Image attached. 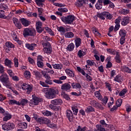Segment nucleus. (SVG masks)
Segmentation results:
<instances>
[{
    "instance_id": "obj_1",
    "label": "nucleus",
    "mask_w": 131,
    "mask_h": 131,
    "mask_svg": "<svg viewBox=\"0 0 131 131\" xmlns=\"http://www.w3.org/2000/svg\"><path fill=\"white\" fill-rule=\"evenodd\" d=\"M0 81L2 82L3 85L6 86L9 90H12V83L10 82V79H9V76L7 73L2 74L0 76Z\"/></svg>"
},
{
    "instance_id": "obj_2",
    "label": "nucleus",
    "mask_w": 131,
    "mask_h": 131,
    "mask_svg": "<svg viewBox=\"0 0 131 131\" xmlns=\"http://www.w3.org/2000/svg\"><path fill=\"white\" fill-rule=\"evenodd\" d=\"M36 35V31L34 29L26 28L24 29L23 36L24 37L28 36H35Z\"/></svg>"
},
{
    "instance_id": "obj_3",
    "label": "nucleus",
    "mask_w": 131,
    "mask_h": 131,
    "mask_svg": "<svg viewBox=\"0 0 131 131\" xmlns=\"http://www.w3.org/2000/svg\"><path fill=\"white\" fill-rule=\"evenodd\" d=\"M60 19L65 24H72L74 20H75V17L74 15H69L67 17L62 16Z\"/></svg>"
},
{
    "instance_id": "obj_4",
    "label": "nucleus",
    "mask_w": 131,
    "mask_h": 131,
    "mask_svg": "<svg viewBox=\"0 0 131 131\" xmlns=\"http://www.w3.org/2000/svg\"><path fill=\"white\" fill-rule=\"evenodd\" d=\"M32 99L29 102V106L32 107L33 106H37L39 103L42 102V98L36 96L32 95Z\"/></svg>"
},
{
    "instance_id": "obj_5",
    "label": "nucleus",
    "mask_w": 131,
    "mask_h": 131,
    "mask_svg": "<svg viewBox=\"0 0 131 131\" xmlns=\"http://www.w3.org/2000/svg\"><path fill=\"white\" fill-rule=\"evenodd\" d=\"M58 94H59L58 90L50 89L47 94L45 95V97L47 99H54L56 98V95H58Z\"/></svg>"
},
{
    "instance_id": "obj_6",
    "label": "nucleus",
    "mask_w": 131,
    "mask_h": 131,
    "mask_svg": "<svg viewBox=\"0 0 131 131\" xmlns=\"http://www.w3.org/2000/svg\"><path fill=\"white\" fill-rule=\"evenodd\" d=\"M14 127H15V124L11 122H8L2 125V129L3 130H11L14 129Z\"/></svg>"
},
{
    "instance_id": "obj_7",
    "label": "nucleus",
    "mask_w": 131,
    "mask_h": 131,
    "mask_svg": "<svg viewBox=\"0 0 131 131\" xmlns=\"http://www.w3.org/2000/svg\"><path fill=\"white\" fill-rule=\"evenodd\" d=\"M77 70L78 72H80L82 75L84 76H85L87 81H92L93 80V78L91 77V76L89 75V74H86L83 69L80 68V67H77Z\"/></svg>"
},
{
    "instance_id": "obj_8",
    "label": "nucleus",
    "mask_w": 131,
    "mask_h": 131,
    "mask_svg": "<svg viewBox=\"0 0 131 131\" xmlns=\"http://www.w3.org/2000/svg\"><path fill=\"white\" fill-rule=\"evenodd\" d=\"M66 117L68 118L70 122H72L74 118V116L73 115V113L72 110H67L66 112Z\"/></svg>"
},
{
    "instance_id": "obj_9",
    "label": "nucleus",
    "mask_w": 131,
    "mask_h": 131,
    "mask_svg": "<svg viewBox=\"0 0 131 131\" xmlns=\"http://www.w3.org/2000/svg\"><path fill=\"white\" fill-rule=\"evenodd\" d=\"M50 105H53L54 106H57V105H61L63 104V100H62L60 98H57L54 100H52L51 101Z\"/></svg>"
},
{
    "instance_id": "obj_10",
    "label": "nucleus",
    "mask_w": 131,
    "mask_h": 131,
    "mask_svg": "<svg viewBox=\"0 0 131 131\" xmlns=\"http://www.w3.org/2000/svg\"><path fill=\"white\" fill-rule=\"evenodd\" d=\"M26 48L30 51H34L35 48H37V45L35 43H26Z\"/></svg>"
},
{
    "instance_id": "obj_11",
    "label": "nucleus",
    "mask_w": 131,
    "mask_h": 131,
    "mask_svg": "<svg viewBox=\"0 0 131 131\" xmlns=\"http://www.w3.org/2000/svg\"><path fill=\"white\" fill-rule=\"evenodd\" d=\"M130 21V17L129 16L124 17L121 19V24L122 26H126Z\"/></svg>"
},
{
    "instance_id": "obj_12",
    "label": "nucleus",
    "mask_w": 131,
    "mask_h": 131,
    "mask_svg": "<svg viewBox=\"0 0 131 131\" xmlns=\"http://www.w3.org/2000/svg\"><path fill=\"white\" fill-rule=\"evenodd\" d=\"M71 89V85L68 83L63 84L61 86V90L66 91V92H69Z\"/></svg>"
},
{
    "instance_id": "obj_13",
    "label": "nucleus",
    "mask_w": 131,
    "mask_h": 131,
    "mask_svg": "<svg viewBox=\"0 0 131 131\" xmlns=\"http://www.w3.org/2000/svg\"><path fill=\"white\" fill-rule=\"evenodd\" d=\"M20 21L21 23V24L23 25V26H25V27H27L30 25L31 22L25 18H21L20 19Z\"/></svg>"
},
{
    "instance_id": "obj_14",
    "label": "nucleus",
    "mask_w": 131,
    "mask_h": 131,
    "mask_svg": "<svg viewBox=\"0 0 131 131\" xmlns=\"http://www.w3.org/2000/svg\"><path fill=\"white\" fill-rule=\"evenodd\" d=\"M48 45H49V46L48 48H45L43 49V51L45 52L46 54H51L52 53V47H51V45L50 44V42L45 43L44 46L45 47H47Z\"/></svg>"
},
{
    "instance_id": "obj_15",
    "label": "nucleus",
    "mask_w": 131,
    "mask_h": 131,
    "mask_svg": "<svg viewBox=\"0 0 131 131\" xmlns=\"http://www.w3.org/2000/svg\"><path fill=\"white\" fill-rule=\"evenodd\" d=\"M49 107L53 111H56L57 112L61 111V106H56L53 104H49Z\"/></svg>"
},
{
    "instance_id": "obj_16",
    "label": "nucleus",
    "mask_w": 131,
    "mask_h": 131,
    "mask_svg": "<svg viewBox=\"0 0 131 131\" xmlns=\"http://www.w3.org/2000/svg\"><path fill=\"white\" fill-rule=\"evenodd\" d=\"M103 1L98 0L97 4L95 5V8L97 10H101L103 8Z\"/></svg>"
},
{
    "instance_id": "obj_17",
    "label": "nucleus",
    "mask_w": 131,
    "mask_h": 131,
    "mask_svg": "<svg viewBox=\"0 0 131 131\" xmlns=\"http://www.w3.org/2000/svg\"><path fill=\"white\" fill-rule=\"evenodd\" d=\"M116 55L115 57V61L116 63L120 64V63H121V56H120L119 52L116 51Z\"/></svg>"
},
{
    "instance_id": "obj_18",
    "label": "nucleus",
    "mask_w": 131,
    "mask_h": 131,
    "mask_svg": "<svg viewBox=\"0 0 131 131\" xmlns=\"http://www.w3.org/2000/svg\"><path fill=\"white\" fill-rule=\"evenodd\" d=\"M5 65L8 68H12V64H13V62L8 58H6L4 61Z\"/></svg>"
},
{
    "instance_id": "obj_19",
    "label": "nucleus",
    "mask_w": 131,
    "mask_h": 131,
    "mask_svg": "<svg viewBox=\"0 0 131 131\" xmlns=\"http://www.w3.org/2000/svg\"><path fill=\"white\" fill-rule=\"evenodd\" d=\"M63 35H64L66 38H72L74 37V33L71 31L64 33Z\"/></svg>"
},
{
    "instance_id": "obj_20",
    "label": "nucleus",
    "mask_w": 131,
    "mask_h": 131,
    "mask_svg": "<svg viewBox=\"0 0 131 131\" xmlns=\"http://www.w3.org/2000/svg\"><path fill=\"white\" fill-rule=\"evenodd\" d=\"M71 86H72V88H73V89H76L78 90H80V89H81V85L80 84V83H77V82L71 83Z\"/></svg>"
},
{
    "instance_id": "obj_21",
    "label": "nucleus",
    "mask_w": 131,
    "mask_h": 131,
    "mask_svg": "<svg viewBox=\"0 0 131 131\" xmlns=\"http://www.w3.org/2000/svg\"><path fill=\"white\" fill-rule=\"evenodd\" d=\"M33 73L34 75H35L36 79H40V78H41L42 75H41V74L40 73V72H39V71H37V70L33 71Z\"/></svg>"
},
{
    "instance_id": "obj_22",
    "label": "nucleus",
    "mask_w": 131,
    "mask_h": 131,
    "mask_svg": "<svg viewBox=\"0 0 131 131\" xmlns=\"http://www.w3.org/2000/svg\"><path fill=\"white\" fill-rule=\"evenodd\" d=\"M57 29L59 32H60L61 35H64L65 34V32H66V29L64 27H57Z\"/></svg>"
},
{
    "instance_id": "obj_23",
    "label": "nucleus",
    "mask_w": 131,
    "mask_h": 131,
    "mask_svg": "<svg viewBox=\"0 0 131 131\" xmlns=\"http://www.w3.org/2000/svg\"><path fill=\"white\" fill-rule=\"evenodd\" d=\"M114 81H116V82L121 83V82H122V77H121L120 75H117L114 78Z\"/></svg>"
},
{
    "instance_id": "obj_24",
    "label": "nucleus",
    "mask_w": 131,
    "mask_h": 131,
    "mask_svg": "<svg viewBox=\"0 0 131 131\" xmlns=\"http://www.w3.org/2000/svg\"><path fill=\"white\" fill-rule=\"evenodd\" d=\"M94 131H106V129L102 126V125L97 124L96 125V128L94 129Z\"/></svg>"
},
{
    "instance_id": "obj_25",
    "label": "nucleus",
    "mask_w": 131,
    "mask_h": 131,
    "mask_svg": "<svg viewBox=\"0 0 131 131\" xmlns=\"http://www.w3.org/2000/svg\"><path fill=\"white\" fill-rule=\"evenodd\" d=\"M26 91L27 95H30L31 92L33 91V86H32V84H29L28 86L27 87Z\"/></svg>"
},
{
    "instance_id": "obj_26",
    "label": "nucleus",
    "mask_w": 131,
    "mask_h": 131,
    "mask_svg": "<svg viewBox=\"0 0 131 131\" xmlns=\"http://www.w3.org/2000/svg\"><path fill=\"white\" fill-rule=\"evenodd\" d=\"M122 70L124 71V72H126V73H129V74H131V69L126 66L122 67Z\"/></svg>"
},
{
    "instance_id": "obj_27",
    "label": "nucleus",
    "mask_w": 131,
    "mask_h": 131,
    "mask_svg": "<svg viewBox=\"0 0 131 131\" xmlns=\"http://www.w3.org/2000/svg\"><path fill=\"white\" fill-rule=\"evenodd\" d=\"M96 16L98 18H99L100 20H105V11L102 13H97Z\"/></svg>"
},
{
    "instance_id": "obj_28",
    "label": "nucleus",
    "mask_w": 131,
    "mask_h": 131,
    "mask_svg": "<svg viewBox=\"0 0 131 131\" xmlns=\"http://www.w3.org/2000/svg\"><path fill=\"white\" fill-rule=\"evenodd\" d=\"M11 118H12V115L10 114L9 113H6L5 117L3 118V121H8V120H10Z\"/></svg>"
},
{
    "instance_id": "obj_29",
    "label": "nucleus",
    "mask_w": 131,
    "mask_h": 131,
    "mask_svg": "<svg viewBox=\"0 0 131 131\" xmlns=\"http://www.w3.org/2000/svg\"><path fill=\"white\" fill-rule=\"evenodd\" d=\"M86 113H91V112H95V108L93 106H89L85 108Z\"/></svg>"
},
{
    "instance_id": "obj_30",
    "label": "nucleus",
    "mask_w": 131,
    "mask_h": 131,
    "mask_svg": "<svg viewBox=\"0 0 131 131\" xmlns=\"http://www.w3.org/2000/svg\"><path fill=\"white\" fill-rule=\"evenodd\" d=\"M106 52L107 54L110 55H115L116 54V51L115 49L112 48H108L106 49Z\"/></svg>"
},
{
    "instance_id": "obj_31",
    "label": "nucleus",
    "mask_w": 131,
    "mask_h": 131,
    "mask_svg": "<svg viewBox=\"0 0 131 131\" xmlns=\"http://www.w3.org/2000/svg\"><path fill=\"white\" fill-rule=\"evenodd\" d=\"M127 93V90L125 89H123L119 93V96L121 98H124L125 94Z\"/></svg>"
},
{
    "instance_id": "obj_32",
    "label": "nucleus",
    "mask_w": 131,
    "mask_h": 131,
    "mask_svg": "<svg viewBox=\"0 0 131 131\" xmlns=\"http://www.w3.org/2000/svg\"><path fill=\"white\" fill-rule=\"evenodd\" d=\"M66 73L70 77L73 78L74 77V73L69 69L66 70Z\"/></svg>"
},
{
    "instance_id": "obj_33",
    "label": "nucleus",
    "mask_w": 131,
    "mask_h": 131,
    "mask_svg": "<svg viewBox=\"0 0 131 131\" xmlns=\"http://www.w3.org/2000/svg\"><path fill=\"white\" fill-rule=\"evenodd\" d=\"M9 105H17L18 106V105H20V102L17 101L16 100L10 99L9 100Z\"/></svg>"
},
{
    "instance_id": "obj_34",
    "label": "nucleus",
    "mask_w": 131,
    "mask_h": 131,
    "mask_svg": "<svg viewBox=\"0 0 131 131\" xmlns=\"http://www.w3.org/2000/svg\"><path fill=\"white\" fill-rule=\"evenodd\" d=\"M76 48H78L81 45V39L79 37L75 40Z\"/></svg>"
},
{
    "instance_id": "obj_35",
    "label": "nucleus",
    "mask_w": 131,
    "mask_h": 131,
    "mask_svg": "<svg viewBox=\"0 0 131 131\" xmlns=\"http://www.w3.org/2000/svg\"><path fill=\"white\" fill-rule=\"evenodd\" d=\"M35 2L36 3V5L38 7H43V3H45V0H35Z\"/></svg>"
},
{
    "instance_id": "obj_36",
    "label": "nucleus",
    "mask_w": 131,
    "mask_h": 131,
    "mask_svg": "<svg viewBox=\"0 0 131 131\" xmlns=\"http://www.w3.org/2000/svg\"><path fill=\"white\" fill-rule=\"evenodd\" d=\"M18 127L19 128L25 129L27 127V123L26 122H23L18 123Z\"/></svg>"
},
{
    "instance_id": "obj_37",
    "label": "nucleus",
    "mask_w": 131,
    "mask_h": 131,
    "mask_svg": "<svg viewBox=\"0 0 131 131\" xmlns=\"http://www.w3.org/2000/svg\"><path fill=\"white\" fill-rule=\"evenodd\" d=\"M67 51H69V52H72L73 50H74V43H70L67 48Z\"/></svg>"
},
{
    "instance_id": "obj_38",
    "label": "nucleus",
    "mask_w": 131,
    "mask_h": 131,
    "mask_svg": "<svg viewBox=\"0 0 131 131\" xmlns=\"http://www.w3.org/2000/svg\"><path fill=\"white\" fill-rule=\"evenodd\" d=\"M5 46L7 48H9L10 49H14L15 48V45L10 41L6 42Z\"/></svg>"
},
{
    "instance_id": "obj_39",
    "label": "nucleus",
    "mask_w": 131,
    "mask_h": 131,
    "mask_svg": "<svg viewBox=\"0 0 131 131\" xmlns=\"http://www.w3.org/2000/svg\"><path fill=\"white\" fill-rule=\"evenodd\" d=\"M105 17L107 20H111L113 18V15L110 13L105 11Z\"/></svg>"
},
{
    "instance_id": "obj_40",
    "label": "nucleus",
    "mask_w": 131,
    "mask_h": 131,
    "mask_svg": "<svg viewBox=\"0 0 131 131\" xmlns=\"http://www.w3.org/2000/svg\"><path fill=\"white\" fill-rule=\"evenodd\" d=\"M24 74L27 79H29L31 77V73L29 71H25Z\"/></svg>"
},
{
    "instance_id": "obj_41",
    "label": "nucleus",
    "mask_w": 131,
    "mask_h": 131,
    "mask_svg": "<svg viewBox=\"0 0 131 131\" xmlns=\"http://www.w3.org/2000/svg\"><path fill=\"white\" fill-rule=\"evenodd\" d=\"M28 103V100L26 99H23L20 100V102H19V104H18V106H25Z\"/></svg>"
},
{
    "instance_id": "obj_42",
    "label": "nucleus",
    "mask_w": 131,
    "mask_h": 131,
    "mask_svg": "<svg viewBox=\"0 0 131 131\" xmlns=\"http://www.w3.org/2000/svg\"><path fill=\"white\" fill-rule=\"evenodd\" d=\"M61 96L62 97L63 99H65L66 100H67L68 101H69L70 100V97H69V95L66 94L65 92H62L61 93Z\"/></svg>"
},
{
    "instance_id": "obj_43",
    "label": "nucleus",
    "mask_w": 131,
    "mask_h": 131,
    "mask_svg": "<svg viewBox=\"0 0 131 131\" xmlns=\"http://www.w3.org/2000/svg\"><path fill=\"white\" fill-rule=\"evenodd\" d=\"M119 34L120 36H121V37H125L126 35V33L125 32V30L124 29H121L119 32Z\"/></svg>"
},
{
    "instance_id": "obj_44",
    "label": "nucleus",
    "mask_w": 131,
    "mask_h": 131,
    "mask_svg": "<svg viewBox=\"0 0 131 131\" xmlns=\"http://www.w3.org/2000/svg\"><path fill=\"white\" fill-rule=\"evenodd\" d=\"M84 4V2H83V0H78L76 2V6H77V7H82L83 6V4Z\"/></svg>"
},
{
    "instance_id": "obj_45",
    "label": "nucleus",
    "mask_w": 131,
    "mask_h": 131,
    "mask_svg": "<svg viewBox=\"0 0 131 131\" xmlns=\"http://www.w3.org/2000/svg\"><path fill=\"white\" fill-rule=\"evenodd\" d=\"M95 108L96 109H99L100 110H104V107L101 105V104L99 103V102H97L95 103V105H94Z\"/></svg>"
},
{
    "instance_id": "obj_46",
    "label": "nucleus",
    "mask_w": 131,
    "mask_h": 131,
    "mask_svg": "<svg viewBox=\"0 0 131 131\" xmlns=\"http://www.w3.org/2000/svg\"><path fill=\"white\" fill-rule=\"evenodd\" d=\"M72 110L73 112V115H77L78 113V108L75 106H72Z\"/></svg>"
},
{
    "instance_id": "obj_47",
    "label": "nucleus",
    "mask_w": 131,
    "mask_h": 131,
    "mask_svg": "<svg viewBox=\"0 0 131 131\" xmlns=\"http://www.w3.org/2000/svg\"><path fill=\"white\" fill-rule=\"evenodd\" d=\"M42 114L45 116H52V112L49 111H43L42 112Z\"/></svg>"
},
{
    "instance_id": "obj_48",
    "label": "nucleus",
    "mask_w": 131,
    "mask_h": 131,
    "mask_svg": "<svg viewBox=\"0 0 131 131\" xmlns=\"http://www.w3.org/2000/svg\"><path fill=\"white\" fill-rule=\"evenodd\" d=\"M93 33L96 34V35H97V36H101V33L98 32V29H97V28H96V27H93Z\"/></svg>"
},
{
    "instance_id": "obj_49",
    "label": "nucleus",
    "mask_w": 131,
    "mask_h": 131,
    "mask_svg": "<svg viewBox=\"0 0 131 131\" xmlns=\"http://www.w3.org/2000/svg\"><path fill=\"white\" fill-rule=\"evenodd\" d=\"M77 55L79 58H81L82 57H83V56H85V52L81 50H80L78 52Z\"/></svg>"
},
{
    "instance_id": "obj_50",
    "label": "nucleus",
    "mask_w": 131,
    "mask_h": 131,
    "mask_svg": "<svg viewBox=\"0 0 131 131\" xmlns=\"http://www.w3.org/2000/svg\"><path fill=\"white\" fill-rule=\"evenodd\" d=\"M86 64H88V65L91 67L96 65V63H95V62L93 60L88 59L86 60Z\"/></svg>"
},
{
    "instance_id": "obj_51",
    "label": "nucleus",
    "mask_w": 131,
    "mask_h": 131,
    "mask_svg": "<svg viewBox=\"0 0 131 131\" xmlns=\"http://www.w3.org/2000/svg\"><path fill=\"white\" fill-rule=\"evenodd\" d=\"M95 97L98 99V100H102V95H101V93H100V92L96 91L94 93Z\"/></svg>"
},
{
    "instance_id": "obj_52",
    "label": "nucleus",
    "mask_w": 131,
    "mask_h": 131,
    "mask_svg": "<svg viewBox=\"0 0 131 131\" xmlns=\"http://www.w3.org/2000/svg\"><path fill=\"white\" fill-rule=\"evenodd\" d=\"M99 100L101 101L104 105H106L108 102V97L107 96H105L103 98V97L101 96V99Z\"/></svg>"
},
{
    "instance_id": "obj_53",
    "label": "nucleus",
    "mask_w": 131,
    "mask_h": 131,
    "mask_svg": "<svg viewBox=\"0 0 131 131\" xmlns=\"http://www.w3.org/2000/svg\"><path fill=\"white\" fill-rule=\"evenodd\" d=\"M13 62L14 63V67H15V68H18L19 67V61L18 58L15 57L13 59Z\"/></svg>"
},
{
    "instance_id": "obj_54",
    "label": "nucleus",
    "mask_w": 131,
    "mask_h": 131,
    "mask_svg": "<svg viewBox=\"0 0 131 131\" xmlns=\"http://www.w3.org/2000/svg\"><path fill=\"white\" fill-rule=\"evenodd\" d=\"M52 66L53 68H54V69H58V70H60L63 67V66L61 64H53Z\"/></svg>"
},
{
    "instance_id": "obj_55",
    "label": "nucleus",
    "mask_w": 131,
    "mask_h": 131,
    "mask_svg": "<svg viewBox=\"0 0 131 131\" xmlns=\"http://www.w3.org/2000/svg\"><path fill=\"white\" fill-rule=\"evenodd\" d=\"M86 130V127L84 126L83 127H81L80 126H78L76 129L74 131H85Z\"/></svg>"
},
{
    "instance_id": "obj_56",
    "label": "nucleus",
    "mask_w": 131,
    "mask_h": 131,
    "mask_svg": "<svg viewBox=\"0 0 131 131\" xmlns=\"http://www.w3.org/2000/svg\"><path fill=\"white\" fill-rule=\"evenodd\" d=\"M37 66L39 68H43L45 64L42 61H37Z\"/></svg>"
},
{
    "instance_id": "obj_57",
    "label": "nucleus",
    "mask_w": 131,
    "mask_h": 131,
    "mask_svg": "<svg viewBox=\"0 0 131 131\" xmlns=\"http://www.w3.org/2000/svg\"><path fill=\"white\" fill-rule=\"evenodd\" d=\"M58 11L61 13H67L68 9L66 8H60L58 9Z\"/></svg>"
},
{
    "instance_id": "obj_58",
    "label": "nucleus",
    "mask_w": 131,
    "mask_h": 131,
    "mask_svg": "<svg viewBox=\"0 0 131 131\" xmlns=\"http://www.w3.org/2000/svg\"><path fill=\"white\" fill-rule=\"evenodd\" d=\"M36 30L38 33H41V32L45 30V27H40L38 28H36Z\"/></svg>"
},
{
    "instance_id": "obj_59",
    "label": "nucleus",
    "mask_w": 131,
    "mask_h": 131,
    "mask_svg": "<svg viewBox=\"0 0 131 131\" xmlns=\"http://www.w3.org/2000/svg\"><path fill=\"white\" fill-rule=\"evenodd\" d=\"M105 84L106 89H108V90L110 92H112V88L111 87V84H110V83H108V82H105Z\"/></svg>"
},
{
    "instance_id": "obj_60",
    "label": "nucleus",
    "mask_w": 131,
    "mask_h": 131,
    "mask_svg": "<svg viewBox=\"0 0 131 131\" xmlns=\"http://www.w3.org/2000/svg\"><path fill=\"white\" fill-rule=\"evenodd\" d=\"M121 13L123 14V15H127V14L129 13V10L128 9H123L121 10Z\"/></svg>"
},
{
    "instance_id": "obj_61",
    "label": "nucleus",
    "mask_w": 131,
    "mask_h": 131,
    "mask_svg": "<svg viewBox=\"0 0 131 131\" xmlns=\"http://www.w3.org/2000/svg\"><path fill=\"white\" fill-rule=\"evenodd\" d=\"M29 85V84L26 83H23L21 84V89L23 91H26L27 88Z\"/></svg>"
},
{
    "instance_id": "obj_62",
    "label": "nucleus",
    "mask_w": 131,
    "mask_h": 131,
    "mask_svg": "<svg viewBox=\"0 0 131 131\" xmlns=\"http://www.w3.org/2000/svg\"><path fill=\"white\" fill-rule=\"evenodd\" d=\"M116 104L117 107H120V106H121V104H122V99H118Z\"/></svg>"
},
{
    "instance_id": "obj_63",
    "label": "nucleus",
    "mask_w": 131,
    "mask_h": 131,
    "mask_svg": "<svg viewBox=\"0 0 131 131\" xmlns=\"http://www.w3.org/2000/svg\"><path fill=\"white\" fill-rule=\"evenodd\" d=\"M44 119H45V118L43 117L38 118V120L37 121V122H38V123H40V124H43Z\"/></svg>"
},
{
    "instance_id": "obj_64",
    "label": "nucleus",
    "mask_w": 131,
    "mask_h": 131,
    "mask_svg": "<svg viewBox=\"0 0 131 131\" xmlns=\"http://www.w3.org/2000/svg\"><path fill=\"white\" fill-rule=\"evenodd\" d=\"M121 21V16H119L117 19L115 20V24L120 25V21Z\"/></svg>"
}]
</instances>
